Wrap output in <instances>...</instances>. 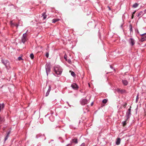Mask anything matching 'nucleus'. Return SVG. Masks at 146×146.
Masks as SVG:
<instances>
[{
	"instance_id": "4",
	"label": "nucleus",
	"mask_w": 146,
	"mask_h": 146,
	"mask_svg": "<svg viewBox=\"0 0 146 146\" xmlns=\"http://www.w3.org/2000/svg\"><path fill=\"white\" fill-rule=\"evenodd\" d=\"M131 114V109L130 108L128 109V111L126 112V116L127 117V120L130 117Z\"/></svg>"
},
{
	"instance_id": "23",
	"label": "nucleus",
	"mask_w": 146,
	"mask_h": 146,
	"mask_svg": "<svg viewBox=\"0 0 146 146\" xmlns=\"http://www.w3.org/2000/svg\"><path fill=\"white\" fill-rule=\"evenodd\" d=\"M30 57L32 59H33L34 58V55L33 53L30 54Z\"/></svg>"
},
{
	"instance_id": "5",
	"label": "nucleus",
	"mask_w": 146,
	"mask_h": 146,
	"mask_svg": "<svg viewBox=\"0 0 146 146\" xmlns=\"http://www.w3.org/2000/svg\"><path fill=\"white\" fill-rule=\"evenodd\" d=\"M140 35L141 36V41L143 42L146 40V33L140 34Z\"/></svg>"
},
{
	"instance_id": "17",
	"label": "nucleus",
	"mask_w": 146,
	"mask_h": 146,
	"mask_svg": "<svg viewBox=\"0 0 146 146\" xmlns=\"http://www.w3.org/2000/svg\"><path fill=\"white\" fill-rule=\"evenodd\" d=\"M143 13V12L142 11H141L138 14L137 16L138 17H141Z\"/></svg>"
},
{
	"instance_id": "24",
	"label": "nucleus",
	"mask_w": 146,
	"mask_h": 146,
	"mask_svg": "<svg viewBox=\"0 0 146 146\" xmlns=\"http://www.w3.org/2000/svg\"><path fill=\"white\" fill-rule=\"evenodd\" d=\"M3 121V118L0 116V123Z\"/></svg>"
},
{
	"instance_id": "25",
	"label": "nucleus",
	"mask_w": 146,
	"mask_h": 146,
	"mask_svg": "<svg viewBox=\"0 0 146 146\" xmlns=\"http://www.w3.org/2000/svg\"><path fill=\"white\" fill-rule=\"evenodd\" d=\"M66 61H67L69 63H71V61L70 59H68V60H67Z\"/></svg>"
},
{
	"instance_id": "31",
	"label": "nucleus",
	"mask_w": 146,
	"mask_h": 146,
	"mask_svg": "<svg viewBox=\"0 0 146 146\" xmlns=\"http://www.w3.org/2000/svg\"><path fill=\"white\" fill-rule=\"evenodd\" d=\"M18 59H19V60H21L22 59V58L21 57H19L18 58Z\"/></svg>"
},
{
	"instance_id": "30",
	"label": "nucleus",
	"mask_w": 146,
	"mask_h": 146,
	"mask_svg": "<svg viewBox=\"0 0 146 146\" xmlns=\"http://www.w3.org/2000/svg\"><path fill=\"white\" fill-rule=\"evenodd\" d=\"M130 30L131 31L132 30V26L131 25H130Z\"/></svg>"
},
{
	"instance_id": "16",
	"label": "nucleus",
	"mask_w": 146,
	"mask_h": 146,
	"mask_svg": "<svg viewBox=\"0 0 146 146\" xmlns=\"http://www.w3.org/2000/svg\"><path fill=\"white\" fill-rule=\"evenodd\" d=\"M4 106L3 104H0V111H1L2 109L4 108Z\"/></svg>"
},
{
	"instance_id": "32",
	"label": "nucleus",
	"mask_w": 146,
	"mask_h": 146,
	"mask_svg": "<svg viewBox=\"0 0 146 146\" xmlns=\"http://www.w3.org/2000/svg\"><path fill=\"white\" fill-rule=\"evenodd\" d=\"M135 12H136V11H134L133 12L132 14H133V15H134L135 14Z\"/></svg>"
},
{
	"instance_id": "36",
	"label": "nucleus",
	"mask_w": 146,
	"mask_h": 146,
	"mask_svg": "<svg viewBox=\"0 0 146 146\" xmlns=\"http://www.w3.org/2000/svg\"><path fill=\"white\" fill-rule=\"evenodd\" d=\"M126 105H127V104H125L124 105V106L125 107H126Z\"/></svg>"
},
{
	"instance_id": "8",
	"label": "nucleus",
	"mask_w": 146,
	"mask_h": 146,
	"mask_svg": "<svg viewBox=\"0 0 146 146\" xmlns=\"http://www.w3.org/2000/svg\"><path fill=\"white\" fill-rule=\"evenodd\" d=\"M71 86L72 88L75 90H77L78 88V85L75 83H73L72 84Z\"/></svg>"
},
{
	"instance_id": "38",
	"label": "nucleus",
	"mask_w": 146,
	"mask_h": 146,
	"mask_svg": "<svg viewBox=\"0 0 146 146\" xmlns=\"http://www.w3.org/2000/svg\"><path fill=\"white\" fill-rule=\"evenodd\" d=\"M144 12L145 13H146V9L144 10Z\"/></svg>"
},
{
	"instance_id": "26",
	"label": "nucleus",
	"mask_w": 146,
	"mask_h": 146,
	"mask_svg": "<svg viewBox=\"0 0 146 146\" xmlns=\"http://www.w3.org/2000/svg\"><path fill=\"white\" fill-rule=\"evenodd\" d=\"M48 55H49V54H48V52H47L46 53V56L48 58Z\"/></svg>"
},
{
	"instance_id": "19",
	"label": "nucleus",
	"mask_w": 146,
	"mask_h": 146,
	"mask_svg": "<svg viewBox=\"0 0 146 146\" xmlns=\"http://www.w3.org/2000/svg\"><path fill=\"white\" fill-rule=\"evenodd\" d=\"M9 134H10V133H9V132L7 133V136H6L5 138V141H6L7 140V139H8V135H9Z\"/></svg>"
},
{
	"instance_id": "37",
	"label": "nucleus",
	"mask_w": 146,
	"mask_h": 146,
	"mask_svg": "<svg viewBox=\"0 0 146 146\" xmlns=\"http://www.w3.org/2000/svg\"><path fill=\"white\" fill-rule=\"evenodd\" d=\"M16 26H17V27H18V25L17 24H16V25H15Z\"/></svg>"
},
{
	"instance_id": "29",
	"label": "nucleus",
	"mask_w": 146,
	"mask_h": 146,
	"mask_svg": "<svg viewBox=\"0 0 146 146\" xmlns=\"http://www.w3.org/2000/svg\"><path fill=\"white\" fill-rule=\"evenodd\" d=\"M85 144L84 143H82L80 146H84Z\"/></svg>"
},
{
	"instance_id": "2",
	"label": "nucleus",
	"mask_w": 146,
	"mask_h": 146,
	"mask_svg": "<svg viewBox=\"0 0 146 146\" xmlns=\"http://www.w3.org/2000/svg\"><path fill=\"white\" fill-rule=\"evenodd\" d=\"M28 31V30L26 32L23 34V36L21 38V41L22 42L24 43L27 39V33Z\"/></svg>"
},
{
	"instance_id": "13",
	"label": "nucleus",
	"mask_w": 146,
	"mask_h": 146,
	"mask_svg": "<svg viewBox=\"0 0 146 146\" xmlns=\"http://www.w3.org/2000/svg\"><path fill=\"white\" fill-rule=\"evenodd\" d=\"M139 5V4L137 3H135L133 5V7L134 8H136Z\"/></svg>"
},
{
	"instance_id": "10",
	"label": "nucleus",
	"mask_w": 146,
	"mask_h": 146,
	"mask_svg": "<svg viewBox=\"0 0 146 146\" xmlns=\"http://www.w3.org/2000/svg\"><path fill=\"white\" fill-rule=\"evenodd\" d=\"M121 141V139L120 138H118L116 141V144L117 145H119L120 144Z\"/></svg>"
},
{
	"instance_id": "28",
	"label": "nucleus",
	"mask_w": 146,
	"mask_h": 146,
	"mask_svg": "<svg viewBox=\"0 0 146 146\" xmlns=\"http://www.w3.org/2000/svg\"><path fill=\"white\" fill-rule=\"evenodd\" d=\"M67 56L66 55H65L64 57V58H65L66 60H67Z\"/></svg>"
},
{
	"instance_id": "33",
	"label": "nucleus",
	"mask_w": 146,
	"mask_h": 146,
	"mask_svg": "<svg viewBox=\"0 0 146 146\" xmlns=\"http://www.w3.org/2000/svg\"><path fill=\"white\" fill-rule=\"evenodd\" d=\"M10 23H11V25H13V22L11 21V22H10Z\"/></svg>"
},
{
	"instance_id": "41",
	"label": "nucleus",
	"mask_w": 146,
	"mask_h": 146,
	"mask_svg": "<svg viewBox=\"0 0 146 146\" xmlns=\"http://www.w3.org/2000/svg\"><path fill=\"white\" fill-rule=\"evenodd\" d=\"M93 103L92 102L91 104V105H93Z\"/></svg>"
},
{
	"instance_id": "15",
	"label": "nucleus",
	"mask_w": 146,
	"mask_h": 146,
	"mask_svg": "<svg viewBox=\"0 0 146 146\" xmlns=\"http://www.w3.org/2000/svg\"><path fill=\"white\" fill-rule=\"evenodd\" d=\"M72 140V142H74L75 143H78L77 139H73Z\"/></svg>"
},
{
	"instance_id": "11",
	"label": "nucleus",
	"mask_w": 146,
	"mask_h": 146,
	"mask_svg": "<svg viewBox=\"0 0 146 146\" xmlns=\"http://www.w3.org/2000/svg\"><path fill=\"white\" fill-rule=\"evenodd\" d=\"M122 82L123 84L124 85H125V86L127 85L128 83L127 81V80H122Z\"/></svg>"
},
{
	"instance_id": "27",
	"label": "nucleus",
	"mask_w": 146,
	"mask_h": 146,
	"mask_svg": "<svg viewBox=\"0 0 146 146\" xmlns=\"http://www.w3.org/2000/svg\"><path fill=\"white\" fill-rule=\"evenodd\" d=\"M49 92H48V91H47V92H46V96H48V94H49Z\"/></svg>"
},
{
	"instance_id": "20",
	"label": "nucleus",
	"mask_w": 146,
	"mask_h": 146,
	"mask_svg": "<svg viewBox=\"0 0 146 146\" xmlns=\"http://www.w3.org/2000/svg\"><path fill=\"white\" fill-rule=\"evenodd\" d=\"M108 100L106 99H104L102 101V102L103 103L106 104Z\"/></svg>"
},
{
	"instance_id": "1",
	"label": "nucleus",
	"mask_w": 146,
	"mask_h": 146,
	"mask_svg": "<svg viewBox=\"0 0 146 146\" xmlns=\"http://www.w3.org/2000/svg\"><path fill=\"white\" fill-rule=\"evenodd\" d=\"M54 70L55 72L57 74H61L62 72V69L58 65L55 66L54 68Z\"/></svg>"
},
{
	"instance_id": "12",
	"label": "nucleus",
	"mask_w": 146,
	"mask_h": 146,
	"mask_svg": "<svg viewBox=\"0 0 146 146\" xmlns=\"http://www.w3.org/2000/svg\"><path fill=\"white\" fill-rule=\"evenodd\" d=\"M42 17H43V19L44 20L46 18V15L45 13H42Z\"/></svg>"
},
{
	"instance_id": "9",
	"label": "nucleus",
	"mask_w": 146,
	"mask_h": 146,
	"mask_svg": "<svg viewBox=\"0 0 146 146\" xmlns=\"http://www.w3.org/2000/svg\"><path fill=\"white\" fill-rule=\"evenodd\" d=\"M1 62L5 66V67L7 68V65L9 63L8 61L7 60H1Z\"/></svg>"
},
{
	"instance_id": "7",
	"label": "nucleus",
	"mask_w": 146,
	"mask_h": 146,
	"mask_svg": "<svg viewBox=\"0 0 146 146\" xmlns=\"http://www.w3.org/2000/svg\"><path fill=\"white\" fill-rule=\"evenodd\" d=\"M129 42L131 46H133L135 43V40L133 38H131L129 40Z\"/></svg>"
},
{
	"instance_id": "18",
	"label": "nucleus",
	"mask_w": 146,
	"mask_h": 146,
	"mask_svg": "<svg viewBox=\"0 0 146 146\" xmlns=\"http://www.w3.org/2000/svg\"><path fill=\"white\" fill-rule=\"evenodd\" d=\"M127 120H126L125 121H123L122 122V124H123V126L125 125L126 124V121Z\"/></svg>"
},
{
	"instance_id": "14",
	"label": "nucleus",
	"mask_w": 146,
	"mask_h": 146,
	"mask_svg": "<svg viewBox=\"0 0 146 146\" xmlns=\"http://www.w3.org/2000/svg\"><path fill=\"white\" fill-rule=\"evenodd\" d=\"M59 19H53L52 20V23H55V22L59 21Z\"/></svg>"
},
{
	"instance_id": "35",
	"label": "nucleus",
	"mask_w": 146,
	"mask_h": 146,
	"mask_svg": "<svg viewBox=\"0 0 146 146\" xmlns=\"http://www.w3.org/2000/svg\"><path fill=\"white\" fill-rule=\"evenodd\" d=\"M134 16V15H133V14H132V19H133V18Z\"/></svg>"
},
{
	"instance_id": "39",
	"label": "nucleus",
	"mask_w": 146,
	"mask_h": 146,
	"mask_svg": "<svg viewBox=\"0 0 146 146\" xmlns=\"http://www.w3.org/2000/svg\"><path fill=\"white\" fill-rule=\"evenodd\" d=\"M110 68H112V66H110Z\"/></svg>"
},
{
	"instance_id": "6",
	"label": "nucleus",
	"mask_w": 146,
	"mask_h": 146,
	"mask_svg": "<svg viewBox=\"0 0 146 146\" xmlns=\"http://www.w3.org/2000/svg\"><path fill=\"white\" fill-rule=\"evenodd\" d=\"M80 102L81 104L82 105H84L87 103L88 100L85 99H82Z\"/></svg>"
},
{
	"instance_id": "3",
	"label": "nucleus",
	"mask_w": 146,
	"mask_h": 146,
	"mask_svg": "<svg viewBox=\"0 0 146 146\" xmlns=\"http://www.w3.org/2000/svg\"><path fill=\"white\" fill-rule=\"evenodd\" d=\"M46 73L47 75H48V73H50V66L49 64H46Z\"/></svg>"
},
{
	"instance_id": "34",
	"label": "nucleus",
	"mask_w": 146,
	"mask_h": 146,
	"mask_svg": "<svg viewBox=\"0 0 146 146\" xmlns=\"http://www.w3.org/2000/svg\"><path fill=\"white\" fill-rule=\"evenodd\" d=\"M108 8L109 9V10H111V9H110V7L109 6H108Z\"/></svg>"
},
{
	"instance_id": "40",
	"label": "nucleus",
	"mask_w": 146,
	"mask_h": 146,
	"mask_svg": "<svg viewBox=\"0 0 146 146\" xmlns=\"http://www.w3.org/2000/svg\"><path fill=\"white\" fill-rule=\"evenodd\" d=\"M137 97H137V98H136V101H137V99H138Z\"/></svg>"
},
{
	"instance_id": "22",
	"label": "nucleus",
	"mask_w": 146,
	"mask_h": 146,
	"mask_svg": "<svg viewBox=\"0 0 146 146\" xmlns=\"http://www.w3.org/2000/svg\"><path fill=\"white\" fill-rule=\"evenodd\" d=\"M71 75L73 77L75 76L76 75L74 73V72L72 71L71 72Z\"/></svg>"
},
{
	"instance_id": "21",
	"label": "nucleus",
	"mask_w": 146,
	"mask_h": 146,
	"mask_svg": "<svg viewBox=\"0 0 146 146\" xmlns=\"http://www.w3.org/2000/svg\"><path fill=\"white\" fill-rule=\"evenodd\" d=\"M51 89V85H49L48 89L47 91L50 92Z\"/></svg>"
}]
</instances>
